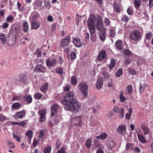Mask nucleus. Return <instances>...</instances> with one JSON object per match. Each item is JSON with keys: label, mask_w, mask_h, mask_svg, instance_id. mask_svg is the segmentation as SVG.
<instances>
[{"label": "nucleus", "mask_w": 153, "mask_h": 153, "mask_svg": "<svg viewBox=\"0 0 153 153\" xmlns=\"http://www.w3.org/2000/svg\"><path fill=\"white\" fill-rule=\"evenodd\" d=\"M18 24H14L11 27L8 36L6 38V42L10 45H13L16 39L17 33H19V26Z\"/></svg>", "instance_id": "nucleus-1"}, {"label": "nucleus", "mask_w": 153, "mask_h": 153, "mask_svg": "<svg viewBox=\"0 0 153 153\" xmlns=\"http://www.w3.org/2000/svg\"><path fill=\"white\" fill-rule=\"evenodd\" d=\"M65 106V108L67 110L76 113L79 110L81 105L78 101L76 100L67 104Z\"/></svg>", "instance_id": "nucleus-2"}, {"label": "nucleus", "mask_w": 153, "mask_h": 153, "mask_svg": "<svg viewBox=\"0 0 153 153\" xmlns=\"http://www.w3.org/2000/svg\"><path fill=\"white\" fill-rule=\"evenodd\" d=\"M78 87L83 94V98H87L88 95V88L86 84L84 82H81L79 84Z\"/></svg>", "instance_id": "nucleus-3"}, {"label": "nucleus", "mask_w": 153, "mask_h": 153, "mask_svg": "<svg viewBox=\"0 0 153 153\" xmlns=\"http://www.w3.org/2000/svg\"><path fill=\"white\" fill-rule=\"evenodd\" d=\"M76 100L74 98V93L72 92H69L64 97L63 102L65 105Z\"/></svg>", "instance_id": "nucleus-4"}, {"label": "nucleus", "mask_w": 153, "mask_h": 153, "mask_svg": "<svg viewBox=\"0 0 153 153\" xmlns=\"http://www.w3.org/2000/svg\"><path fill=\"white\" fill-rule=\"evenodd\" d=\"M141 36V33L137 30H134L130 35V39L135 41L139 40Z\"/></svg>", "instance_id": "nucleus-5"}, {"label": "nucleus", "mask_w": 153, "mask_h": 153, "mask_svg": "<svg viewBox=\"0 0 153 153\" xmlns=\"http://www.w3.org/2000/svg\"><path fill=\"white\" fill-rule=\"evenodd\" d=\"M97 24L96 25V29L97 30L100 31L101 30V31L102 30L103 28H105L103 27L102 21V18L100 16H97Z\"/></svg>", "instance_id": "nucleus-6"}, {"label": "nucleus", "mask_w": 153, "mask_h": 153, "mask_svg": "<svg viewBox=\"0 0 153 153\" xmlns=\"http://www.w3.org/2000/svg\"><path fill=\"white\" fill-rule=\"evenodd\" d=\"M113 110L114 111L119 114V117L123 118L124 116V109L123 108H119L117 106L114 107Z\"/></svg>", "instance_id": "nucleus-7"}, {"label": "nucleus", "mask_w": 153, "mask_h": 153, "mask_svg": "<svg viewBox=\"0 0 153 153\" xmlns=\"http://www.w3.org/2000/svg\"><path fill=\"white\" fill-rule=\"evenodd\" d=\"M71 41V37L70 36L68 35L66 36L64 39H63L61 41V45L63 47H65L67 46Z\"/></svg>", "instance_id": "nucleus-8"}, {"label": "nucleus", "mask_w": 153, "mask_h": 153, "mask_svg": "<svg viewBox=\"0 0 153 153\" xmlns=\"http://www.w3.org/2000/svg\"><path fill=\"white\" fill-rule=\"evenodd\" d=\"M46 111L45 109H41L38 111V113L40 115V120L41 122H43L45 120L46 118L45 115Z\"/></svg>", "instance_id": "nucleus-9"}, {"label": "nucleus", "mask_w": 153, "mask_h": 153, "mask_svg": "<svg viewBox=\"0 0 153 153\" xmlns=\"http://www.w3.org/2000/svg\"><path fill=\"white\" fill-rule=\"evenodd\" d=\"M39 17V15L37 12H33L30 17V22L37 21Z\"/></svg>", "instance_id": "nucleus-10"}, {"label": "nucleus", "mask_w": 153, "mask_h": 153, "mask_svg": "<svg viewBox=\"0 0 153 153\" xmlns=\"http://www.w3.org/2000/svg\"><path fill=\"white\" fill-rule=\"evenodd\" d=\"M35 71L38 73H44L45 72L46 68L45 67L40 65H37L35 69Z\"/></svg>", "instance_id": "nucleus-11"}, {"label": "nucleus", "mask_w": 153, "mask_h": 153, "mask_svg": "<svg viewBox=\"0 0 153 153\" xmlns=\"http://www.w3.org/2000/svg\"><path fill=\"white\" fill-rule=\"evenodd\" d=\"M117 131L119 134L123 135L126 132V128L124 125H121L117 129Z\"/></svg>", "instance_id": "nucleus-12"}, {"label": "nucleus", "mask_w": 153, "mask_h": 153, "mask_svg": "<svg viewBox=\"0 0 153 153\" xmlns=\"http://www.w3.org/2000/svg\"><path fill=\"white\" fill-rule=\"evenodd\" d=\"M106 56V54L105 51L104 50L101 51L98 55L97 59L98 61L101 60L104 58H105Z\"/></svg>", "instance_id": "nucleus-13"}, {"label": "nucleus", "mask_w": 153, "mask_h": 153, "mask_svg": "<svg viewBox=\"0 0 153 153\" xmlns=\"http://www.w3.org/2000/svg\"><path fill=\"white\" fill-rule=\"evenodd\" d=\"M57 61L55 59L50 60L48 59L46 61V65L48 66H54L56 65Z\"/></svg>", "instance_id": "nucleus-14"}, {"label": "nucleus", "mask_w": 153, "mask_h": 153, "mask_svg": "<svg viewBox=\"0 0 153 153\" xmlns=\"http://www.w3.org/2000/svg\"><path fill=\"white\" fill-rule=\"evenodd\" d=\"M72 42L75 46L77 47H80L82 45L80 39L78 38H74L72 39Z\"/></svg>", "instance_id": "nucleus-15"}, {"label": "nucleus", "mask_w": 153, "mask_h": 153, "mask_svg": "<svg viewBox=\"0 0 153 153\" xmlns=\"http://www.w3.org/2000/svg\"><path fill=\"white\" fill-rule=\"evenodd\" d=\"M96 21V16L94 14L90 15L88 20V24H94Z\"/></svg>", "instance_id": "nucleus-16"}, {"label": "nucleus", "mask_w": 153, "mask_h": 153, "mask_svg": "<svg viewBox=\"0 0 153 153\" xmlns=\"http://www.w3.org/2000/svg\"><path fill=\"white\" fill-rule=\"evenodd\" d=\"M106 28H103L102 30L100 32V38L102 41H104L106 39Z\"/></svg>", "instance_id": "nucleus-17"}, {"label": "nucleus", "mask_w": 153, "mask_h": 153, "mask_svg": "<svg viewBox=\"0 0 153 153\" xmlns=\"http://www.w3.org/2000/svg\"><path fill=\"white\" fill-rule=\"evenodd\" d=\"M103 85V79L102 77L98 78L97 80L96 83L97 88L98 89L101 88Z\"/></svg>", "instance_id": "nucleus-18"}, {"label": "nucleus", "mask_w": 153, "mask_h": 153, "mask_svg": "<svg viewBox=\"0 0 153 153\" xmlns=\"http://www.w3.org/2000/svg\"><path fill=\"white\" fill-rule=\"evenodd\" d=\"M81 118L79 116L76 117L73 119L72 121L75 126H78L81 125Z\"/></svg>", "instance_id": "nucleus-19"}, {"label": "nucleus", "mask_w": 153, "mask_h": 153, "mask_svg": "<svg viewBox=\"0 0 153 153\" xmlns=\"http://www.w3.org/2000/svg\"><path fill=\"white\" fill-rule=\"evenodd\" d=\"M58 105L57 104H54L53 105L51 108V117L56 115V109L58 108Z\"/></svg>", "instance_id": "nucleus-20"}, {"label": "nucleus", "mask_w": 153, "mask_h": 153, "mask_svg": "<svg viewBox=\"0 0 153 153\" xmlns=\"http://www.w3.org/2000/svg\"><path fill=\"white\" fill-rule=\"evenodd\" d=\"M122 41L121 40L117 41L115 43V45L116 48L118 50L122 49Z\"/></svg>", "instance_id": "nucleus-21"}, {"label": "nucleus", "mask_w": 153, "mask_h": 153, "mask_svg": "<svg viewBox=\"0 0 153 153\" xmlns=\"http://www.w3.org/2000/svg\"><path fill=\"white\" fill-rule=\"evenodd\" d=\"M141 128L142 130L143 131L145 134H148L149 132V128L145 125L144 123H143L141 124Z\"/></svg>", "instance_id": "nucleus-22"}, {"label": "nucleus", "mask_w": 153, "mask_h": 153, "mask_svg": "<svg viewBox=\"0 0 153 153\" xmlns=\"http://www.w3.org/2000/svg\"><path fill=\"white\" fill-rule=\"evenodd\" d=\"M132 92V86L131 85H128L126 88L125 93L127 95H131Z\"/></svg>", "instance_id": "nucleus-23"}, {"label": "nucleus", "mask_w": 153, "mask_h": 153, "mask_svg": "<svg viewBox=\"0 0 153 153\" xmlns=\"http://www.w3.org/2000/svg\"><path fill=\"white\" fill-rule=\"evenodd\" d=\"M31 24V27L33 29H37L40 26V24L37 21H33V22H30Z\"/></svg>", "instance_id": "nucleus-24"}, {"label": "nucleus", "mask_w": 153, "mask_h": 153, "mask_svg": "<svg viewBox=\"0 0 153 153\" xmlns=\"http://www.w3.org/2000/svg\"><path fill=\"white\" fill-rule=\"evenodd\" d=\"M48 84L47 83H45L42 85L40 88L41 91L43 93H45L48 90Z\"/></svg>", "instance_id": "nucleus-25"}, {"label": "nucleus", "mask_w": 153, "mask_h": 153, "mask_svg": "<svg viewBox=\"0 0 153 153\" xmlns=\"http://www.w3.org/2000/svg\"><path fill=\"white\" fill-rule=\"evenodd\" d=\"M137 137L138 139L142 143H145L147 142L143 134H138Z\"/></svg>", "instance_id": "nucleus-26"}, {"label": "nucleus", "mask_w": 153, "mask_h": 153, "mask_svg": "<svg viewBox=\"0 0 153 153\" xmlns=\"http://www.w3.org/2000/svg\"><path fill=\"white\" fill-rule=\"evenodd\" d=\"M88 26L89 29L90 30L91 35L92 33H94L95 32V26L94 24H88Z\"/></svg>", "instance_id": "nucleus-27"}, {"label": "nucleus", "mask_w": 153, "mask_h": 153, "mask_svg": "<svg viewBox=\"0 0 153 153\" xmlns=\"http://www.w3.org/2000/svg\"><path fill=\"white\" fill-rule=\"evenodd\" d=\"M0 41L1 44H4L6 42V39L5 37V35L3 33L0 34Z\"/></svg>", "instance_id": "nucleus-28"}, {"label": "nucleus", "mask_w": 153, "mask_h": 153, "mask_svg": "<svg viewBox=\"0 0 153 153\" xmlns=\"http://www.w3.org/2000/svg\"><path fill=\"white\" fill-rule=\"evenodd\" d=\"M108 148L110 149H111L114 146L115 143L112 140H109L107 143Z\"/></svg>", "instance_id": "nucleus-29"}, {"label": "nucleus", "mask_w": 153, "mask_h": 153, "mask_svg": "<svg viewBox=\"0 0 153 153\" xmlns=\"http://www.w3.org/2000/svg\"><path fill=\"white\" fill-rule=\"evenodd\" d=\"M22 28L25 32H27L29 29V27L27 22L25 21L23 22L22 24Z\"/></svg>", "instance_id": "nucleus-30"}, {"label": "nucleus", "mask_w": 153, "mask_h": 153, "mask_svg": "<svg viewBox=\"0 0 153 153\" xmlns=\"http://www.w3.org/2000/svg\"><path fill=\"white\" fill-rule=\"evenodd\" d=\"M107 136L106 133H103L99 136H96L95 137L97 139L103 140L105 139L107 137Z\"/></svg>", "instance_id": "nucleus-31"}, {"label": "nucleus", "mask_w": 153, "mask_h": 153, "mask_svg": "<svg viewBox=\"0 0 153 153\" xmlns=\"http://www.w3.org/2000/svg\"><path fill=\"white\" fill-rule=\"evenodd\" d=\"M145 14L142 12L140 11L139 9H138L137 10L136 13V15L137 17H139L141 19L144 18Z\"/></svg>", "instance_id": "nucleus-32"}, {"label": "nucleus", "mask_w": 153, "mask_h": 153, "mask_svg": "<svg viewBox=\"0 0 153 153\" xmlns=\"http://www.w3.org/2000/svg\"><path fill=\"white\" fill-rule=\"evenodd\" d=\"M45 132L44 130H42L40 131L39 134V135L37 137V139L38 141L41 140L44 135Z\"/></svg>", "instance_id": "nucleus-33"}, {"label": "nucleus", "mask_w": 153, "mask_h": 153, "mask_svg": "<svg viewBox=\"0 0 153 153\" xmlns=\"http://www.w3.org/2000/svg\"><path fill=\"white\" fill-rule=\"evenodd\" d=\"M114 9L117 12H120V7L119 4L116 2H114Z\"/></svg>", "instance_id": "nucleus-34"}, {"label": "nucleus", "mask_w": 153, "mask_h": 153, "mask_svg": "<svg viewBox=\"0 0 153 153\" xmlns=\"http://www.w3.org/2000/svg\"><path fill=\"white\" fill-rule=\"evenodd\" d=\"M92 143V141L91 138L87 139L86 142V146L87 148L89 149L91 148Z\"/></svg>", "instance_id": "nucleus-35"}, {"label": "nucleus", "mask_w": 153, "mask_h": 153, "mask_svg": "<svg viewBox=\"0 0 153 153\" xmlns=\"http://www.w3.org/2000/svg\"><path fill=\"white\" fill-rule=\"evenodd\" d=\"M134 4L136 8H139L141 5V0H134Z\"/></svg>", "instance_id": "nucleus-36"}, {"label": "nucleus", "mask_w": 153, "mask_h": 153, "mask_svg": "<svg viewBox=\"0 0 153 153\" xmlns=\"http://www.w3.org/2000/svg\"><path fill=\"white\" fill-rule=\"evenodd\" d=\"M35 4L36 7L37 8L41 7L42 4V0H36L35 2Z\"/></svg>", "instance_id": "nucleus-37"}, {"label": "nucleus", "mask_w": 153, "mask_h": 153, "mask_svg": "<svg viewBox=\"0 0 153 153\" xmlns=\"http://www.w3.org/2000/svg\"><path fill=\"white\" fill-rule=\"evenodd\" d=\"M24 98L25 100L28 102L27 104L30 103L32 101V98L30 96H25Z\"/></svg>", "instance_id": "nucleus-38"}, {"label": "nucleus", "mask_w": 153, "mask_h": 153, "mask_svg": "<svg viewBox=\"0 0 153 153\" xmlns=\"http://www.w3.org/2000/svg\"><path fill=\"white\" fill-rule=\"evenodd\" d=\"M146 85L145 84H140V87L139 88V92L140 93H142L144 89L146 88Z\"/></svg>", "instance_id": "nucleus-39"}, {"label": "nucleus", "mask_w": 153, "mask_h": 153, "mask_svg": "<svg viewBox=\"0 0 153 153\" xmlns=\"http://www.w3.org/2000/svg\"><path fill=\"white\" fill-rule=\"evenodd\" d=\"M14 18L12 15H9L6 19V22L7 23L11 22L14 20Z\"/></svg>", "instance_id": "nucleus-40"}, {"label": "nucleus", "mask_w": 153, "mask_h": 153, "mask_svg": "<svg viewBox=\"0 0 153 153\" xmlns=\"http://www.w3.org/2000/svg\"><path fill=\"white\" fill-rule=\"evenodd\" d=\"M115 65V60L114 59L111 60L110 63L109 65V68L111 69H112L114 66Z\"/></svg>", "instance_id": "nucleus-41"}, {"label": "nucleus", "mask_w": 153, "mask_h": 153, "mask_svg": "<svg viewBox=\"0 0 153 153\" xmlns=\"http://www.w3.org/2000/svg\"><path fill=\"white\" fill-rule=\"evenodd\" d=\"M127 71L131 75H134L136 74L135 70L130 67H129L127 69Z\"/></svg>", "instance_id": "nucleus-42"}, {"label": "nucleus", "mask_w": 153, "mask_h": 153, "mask_svg": "<svg viewBox=\"0 0 153 153\" xmlns=\"http://www.w3.org/2000/svg\"><path fill=\"white\" fill-rule=\"evenodd\" d=\"M28 123V121L27 120L22 121L20 122V126L22 127L25 128L26 126V124Z\"/></svg>", "instance_id": "nucleus-43"}, {"label": "nucleus", "mask_w": 153, "mask_h": 153, "mask_svg": "<svg viewBox=\"0 0 153 153\" xmlns=\"http://www.w3.org/2000/svg\"><path fill=\"white\" fill-rule=\"evenodd\" d=\"M51 147L49 146L45 148L44 151V153H51Z\"/></svg>", "instance_id": "nucleus-44"}, {"label": "nucleus", "mask_w": 153, "mask_h": 153, "mask_svg": "<svg viewBox=\"0 0 153 153\" xmlns=\"http://www.w3.org/2000/svg\"><path fill=\"white\" fill-rule=\"evenodd\" d=\"M26 135L30 139L32 138V132L31 130L27 131L26 133Z\"/></svg>", "instance_id": "nucleus-45"}, {"label": "nucleus", "mask_w": 153, "mask_h": 153, "mask_svg": "<svg viewBox=\"0 0 153 153\" xmlns=\"http://www.w3.org/2000/svg\"><path fill=\"white\" fill-rule=\"evenodd\" d=\"M71 82L72 84L74 85L77 84V79L74 76H72L71 78Z\"/></svg>", "instance_id": "nucleus-46"}, {"label": "nucleus", "mask_w": 153, "mask_h": 153, "mask_svg": "<svg viewBox=\"0 0 153 153\" xmlns=\"http://www.w3.org/2000/svg\"><path fill=\"white\" fill-rule=\"evenodd\" d=\"M13 136L14 138H15L16 140L19 142V134L18 133H13Z\"/></svg>", "instance_id": "nucleus-47"}, {"label": "nucleus", "mask_w": 153, "mask_h": 153, "mask_svg": "<svg viewBox=\"0 0 153 153\" xmlns=\"http://www.w3.org/2000/svg\"><path fill=\"white\" fill-rule=\"evenodd\" d=\"M7 143L10 148H13L14 147L15 145L10 140H7Z\"/></svg>", "instance_id": "nucleus-48"}, {"label": "nucleus", "mask_w": 153, "mask_h": 153, "mask_svg": "<svg viewBox=\"0 0 153 153\" xmlns=\"http://www.w3.org/2000/svg\"><path fill=\"white\" fill-rule=\"evenodd\" d=\"M19 107V103H13L12 106V108L13 109H16Z\"/></svg>", "instance_id": "nucleus-49"}, {"label": "nucleus", "mask_w": 153, "mask_h": 153, "mask_svg": "<svg viewBox=\"0 0 153 153\" xmlns=\"http://www.w3.org/2000/svg\"><path fill=\"white\" fill-rule=\"evenodd\" d=\"M121 19L123 21L125 22H128L129 20V17L126 15L123 16Z\"/></svg>", "instance_id": "nucleus-50"}, {"label": "nucleus", "mask_w": 153, "mask_h": 153, "mask_svg": "<svg viewBox=\"0 0 153 153\" xmlns=\"http://www.w3.org/2000/svg\"><path fill=\"white\" fill-rule=\"evenodd\" d=\"M42 94L40 93L36 94H34V97L37 100H39L42 97Z\"/></svg>", "instance_id": "nucleus-51"}, {"label": "nucleus", "mask_w": 153, "mask_h": 153, "mask_svg": "<svg viewBox=\"0 0 153 153\" xmlns=\"http://www.w3.org/2000/svg\"><path fill=\"white\" fill-rule=\"evenodd\" d=\"M61 145V143L60 141L59 140H57L56 141V143L55 144L56 147L55 148L56 149H58Z\"/></svg>", "instance_id": "nucleus-52"}, {"label": "nucleus", "mask_w": 153, "mask_h": 153, "mask_svg": "<svg viewBox=\"0 0 153 153\" xmlns=\"http://www.w3.org/2000/svg\"><path fill=\"white\" fill-rule=\"evenodd\" d=\"M122 74V70L121 68L119 69L116 73V76L117 77H119Z\"/></svg>", "instance_id": "nucleus-53"}, {"label": "nucleus", "mask_w": 153, "mask_h": 153, "mask_svg": "<svg viewBox=\"0 0 153 153\" xmlns=\"http://www.w3.org/2000/svg\"><path fill=\"white\" fill-rule=\"evenodd\" d=\"M120 97L121 101L122 102H124L125 101L126 99L125 97L123 96V93L121 92L120 95Z\"/></svg>", "instance_id": "nucleus-54"}, {"label": "nucleus", "mask_w": 153, "mask_h": 153, "mask_svg": "<svg viewBox=\"0 0 153 153\" xmlns=\"http://www.w3.org/2000/svg\"><path fill=\"white\" fill-rule=\"evenodd\" d=\"M26 114V111L22 110L21 111H20V118H22L24 117Z\"/></svg>", "instance_id": "nucleus-55"}, {"label": "nucleus", "mask_w": 153, "mask_h": 153, "mask_svg": "<svg viewBox=\"0 0 153 153\" xmlns=\"http://www.w3.org/2000/svg\"><path fill=\"white\" fill-rule=\"evenodd\" d=\"M103 74L105 78L108 79L110 77V75L109 73L105 71H103Z\"/></svg>", "instance_id": "nucleus-56"}, {"label": "nucleus", "mask_w": 153, "mask_h": 153, "mask_svg": "<svg viewBox=\"0 0 153 153\" xmlns=\"http://www.w3.org/2000/svg\"><path fill=\"white\" fill-rule=\"evenodd\" d=\"M56 153H66V151L65 148L62 147L57 151Z\"/></svg>", "instance_id": "nucleus-57"}, {"label": "nucleus", "mask_w": 153, "mask_h": 153, "mask_svg": "<svg viewBox=\"0 0 153 153\" xmlns=\"http://www.w3.org/2000/svg\"><path fill=\"white\" fill-rule=\"evenodd\" d=\"M104 22L107 26L110 25V22L108 18H105L104 19Z\"/></svg>", "instance_id": "nucleus-58"}, {"label": "nucleus", "mask_w": 153, "mask_h": 153, "mask_svg": "<svg viewBox=\"0 0 153 153\" xmlns=\"http://www.w3.org/2000/svg\"><path fill=\"white\" fill-rule=\"evenodd\" d=\"M7 0H1V7H3L7 4Z\"/></svg>", "instance_id": "nucleus-59"}, {"label": "nucleus", "mask_w": 153, "mask_h": 153, "mask_svg": "<svg viewBox=\"0 0 153 153\" xmlns=\"http://www.w3.org/2000/svg\"><path fill=\"white\" fill-rule=\"evenodd\" d=\"M6 116L3 115L2 114H0V121L1 122L4 121L6 119Z\"/></svg>", "instance_id": "nucleus-60"}, {"label": "nucleus", "mask_w": 153, "mask_h": 153, "mask_svg": "<svg viewBox=\"0 0 153 153\" xmlns=\"http://www.w3.org/2000/svg\"><path fill=\"white\" fill-rule=\"evenodd\" d=\"M27 77L26 74L22 75L21 77V81L22 82H25L26 80Z\"/></svg>", "instance_id": "nucleus-61"}, {"label": "nucleus", "mask_w": 153, "mask_h": 153, "mask_svg": "<svg viewBox=\"0 0 153 153\" xmlns=\"http://www.w3.org/2000/svg\"><path fill=\"white\" fill-rule=\"evenodd\" d=\"M124 53L126 55H131V53L127 49H125L123 51Z\"/></svg>", "instance_id": "nucleus-62"}, {"label": "nucleus", "mask_w": 153, "mask_h": 153, "mask_svg": "<svg viewBox=\"0 0 153 153\" xmlns=\"http://www.w3.org/2000/svg\"><path fill=\"white\" fill-rule=\"evenodd\" d=\"M44 3L45 4V6L46 7L48 8L49 9L51 7V5L50 2L49 1H44Z\"/></svg>", "instance_id": "nucleus-63"}, {"label": "nucleus", "mask_w": 153, "mask_h": 153, "mask_svg": "<svg viewBox=\"0 0 153 153\" xmlns=\"http://www.w3.org/2000/svg\"><path fill=\"white\" fill-rule=\"evenodd\" d=\"M71 59L73 60L75 59L76 57V55L75 53L72 52L71 55Z\"/></svg>", "instance_id": "nucleus-64"}]
</instances>
